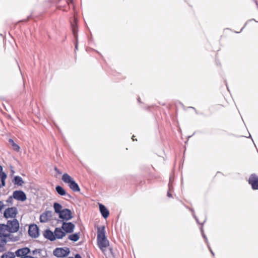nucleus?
<instances>
[{"label": "nucleus", "mask_w": 258, "mask_h": 258, "mask_svg": "<svg viewBox=\"0 0 258 258\" xmlns=\"http://www.w3.org/2000/svg\"><path fill=\"white\" fill-rule=\"evenodd\" d=\"M70 252V249L68 247H58L53 250V253L57 257H64L67 256Z\"/></svg>", "instance_id": "nucleus-3"}, {"label": "nucleus", "mask_w": 258, "mask_h": 258, "mask_svg": "<svg viewBox=\"0 0 258 258\" xmlns=\"http://www.w3.org/2000/svg\"><path fill=\"white\" fill-rule=\"evenodd\" d=\"M55 190L57 194L60 196H64V195H66V190L59 185H57L55 187Z\"/></svg>", "instance_id": "nucleus-24"}, {"label": "nucleus", "mask_w": 258, "mask_h": 258, "mask_svg": "<svg viewBox=\"0 0 258 258\" xmlns=\"http://www.w3.org/2000/svg\"><path fill=\"white\" fill-rule=\"evenodd\" d=\"M13 194V198L18 201L23 202L27 199L26 194L22 190H15Z\"/></svg>", "instance_id": "nucleus-10"}, {"label": "nucleus", "mask_w": 258, "mask_h": 258, "mask_svg": "<svg viewBox=\"0 0 258 258\" xmlns=\"http://www.w3.org/2000/svg\"><path fill=\"white\" fill-rule=\"evenodd\" d=\"M1 180H5L6 178H7V174L6 173L3 172L1 174Z\"/></svg>", "instance_id": "nucleus-27"}, {"label": "nucleus", "mask_w": 258, "mask_h": 258, "mask_svg": "<svg viewBox=\"0 0 258 258\" xmlns=\"http://www.w3.org/2000/svg\"><path fill=\"white\" fill-rule=\"evenodd\" d=\"M13 199H14L13 198V196L9 197V198L7 200V202L8 203H10L11 205H13Z\"/></svg>", "instance_id": "nucleus-26"}, {"label": "nucleus", "mask_w": 258, "mask_h": 258, "mask_svg": "<svg viewBox=\"0 0 258 258\" xmlns=\"http://www.w3.org/2000/svg\"><path fill=\"white\" fill-rule=\"evenodd\" d=\"M53 208L54 211L56 213L59 214L62 211V206L57 203H54L53 204Z\"/></svg>", "instance_id": "nucleus-18"}, {"label": "nucleus", "mask_w": 258, "mask_h": 258, "mask_svg": "<svg viewBox=\"0 0 258 258\" xmlns=\"http://www.w3.org/2000/svg\"><path fill=\"white\" fill-rule=\"evenodd\" d=\"M76 258H82V257L79 254H76Z\"/></svg>", "instance_id": "nucleus-35"}, {"label": "nucleus", "mask_w": 258, "mask_h": 258, "mask_svg": "<svg viewBox=\"0 0 258 258\" xmlns=\"http://www.w3.org/2000/svg\"><path fill=\"white\" fill-rule=\"evenodd\" d=\"M28 233L33 238L38 237L39 235V228L36 224H31L29 226Z\"/></svg>", "instance_id": "nucleus-7"}, {"label": "nucleus", "mask_w": 258, "mask_h": 258, "mask_svg": "<svg viewBox=\"0 0 258 258\" xmlns=\"http://www.w3.org/2000/svg\"><path fill=\"white\" fill-rule=\"evenodd\" d=\"M255 4H256V6H257V8H258V4H257V2H256V1H255Z\"/></svg>", "instance_id": "nucleus-40"}, {"label": "nucleus", "mask_w": 258, "mask_h": 258, "mask_svg": "<svg viewBox=\"0 0 258 258\" xmlns=\"http://www.w3.org/2000/svg\"><path fill=\"white\" fill-rule=\"evenodd\" d=\"M8 228V232L10 233H15L18 231L19 228V223L18 221L14 219L12 220H8L6 224Z\"/></svg>", "instance_id": "nucleus-4"}, {"label": "nucleus", "mask_w": 258, "mask_h": 258, "mask_svg": "<svg viewBox=\"0 0 258 258\" xmlns=\"http://www.w3.org/2000/svg\"><path fill=\"white\" fill-rule=\"evenodd\" d=\"M43 236L49 240L52 241L55 240V237L54 234V232H52L49 229H46L45 230L43 233Z\"/></svg>", "instance_id": "nucleus-13"}, {"label": "nucleus", "mask_w": 258, "mask_h": 258, "mask_svg": "<svg viewBox=\"0 0 258 258\" xmlns=\"http://www.w3.org/2000/svg\"><path fill=\"white\" fill-rule=\"evenodd\" d=\"M54 234L56 239H62L66 235V232L61 228H56L54 231Z\"/></svg>", "instance_id": "nucleus-12"}, {"label": "nucleus", "mask_w": 258, "mask_h": 258, "mask_svg": "<svg viewBox=\"0 0 258 258\" xmlns=\"http://www.w3.org/2000/svg\"><path fill=\"white\" fill-rule=\"evenodd\" d=\"M1 181H2V186H5V180H1Z\"/></svg>", "instance_id": "nucleus-34"}, {"label": "nucleus", "mask_w": 258, "mask_h": 258, "mask_svg": "<svg viewBox=\"0 0 258 258\" xmlns=\"http://www.w3.org/2000/svg\"><path fill=\"white\" fill-rule=\"evenodd\" d=\"M5 238L7 239H9L10 241H17L19 240L20 237L19 236H14L12 233L9 232L5 235Z\"/></svg>", "instance_id": "nucleus-15"}, {"label": "nucleus", "mask_w": 258, "mask_h": 258, "mask_svg": "<svg viewBox=\"0 0 258 258\" xmlns=\"http://www.w3.org/2000/svg\"><path fill=\"white\" fill-rule=\"evenodd\" d=\"M16 257V254L15 253L12 252H7L4 253L2 256V258H15Z\"/></svg>", "instance_id": "nucleus-22"}, {"label": "nucleus", "mask_w": 258, "mask_h": 258, "mask_svg": "<svg viewBox=\"0 0 258 258\" xmlns=\"http://www.w3.org/2000/svg\"><path fill=\"white\" fill-rule=\"evenodd\" d=\"M169 190H170V189H171V187H170V184L169 185Z\"/></svg>", "instance_id": "nucleus-41"}, {"label": "nucleus", "mask_w": 258, "mask_h": 258, "mask_svg": "<svg viewBox=\"0 0 258 258\" xmlns=\"http://www.w3.org/2000/svg\"><path fill=\"white\" fill-rule=\"evenodd\" d=\"M80 238V235L79 233H74L71 234L69 236L68 239L73 241H77Z\"/></svg>", "instance_id": "nucleus-20"}, {"label": "nucleus", "mask_w": 258, "mask_h": 258, "mask_svg": "<svg viewBox=\"0 0 258 258\" xmlns=\"http://www.w3.org/2000/svg\"><path fill=\"white\" fill-rule=\"evenodd\" d=\"M2 167L0 166V173L2 172Z\"/></svg>", "instance_id": "nucleus-39"}, {"label": "nucleus", "mask_w": 258, "mask_h": 258, "mask_svg": "<svg viewBox=\"0 0 258 258\" xmlns=\"http://www.w3.org/2000/svg\"><path fill=\"white\" fill-rule=\"evenodd\" d=\"M18 213L17 209L16 207L8 208L6 209L4 212V217L6 218H14L16 217Z\"/></svg>", "instance_id": "nucleus-6"}, {"label": "nucleus", "mask_w": 258, "mask_h": 258, "mask_svg": "<svg viewBox=\"0 0 258 258\" xmlns=\"http://www.w3.org/2000/svg\"><path fill=\"white\" fill-rule=\"evenodd\" d=\"M201 232L202 233V235H203V237L205 239V241L207 243H208V239H207V238L206 237V235L204 234V232H203V227H202L201 228Z\"/></svg>", "instance_id": "nucleus-29"}, {"label": "nucleus", "mask_w": 258, "mask_h": 258, "mask_svg": "<svg viewBox=\"0 0 258 258\" xmlns=\"http://www.w3.org/2000/svg\"><path fill=\"white\" fill-rule=\"evenodd\" d=\"M97 242L100 249L104 251L105 248L109 245V241L107 240L104 232V228L98 229L97 232Z\"/></svg>", "instance_id": "nucleus-1"}, {"label": "nucleus", "mask_w": 258, "mask_h": 258, "mask_svg": "<svg viewBox=\"0 0 258 258\" xmlns=\"http://www.w3.org/2000/svg\"><path fill=\"white\" fill-rule=\"evenodd\" d=\"M72 31H73V33L76 38V39H78V35H77V26L76 25V19H75V22H74V23L73 24H72Z\"/></svg>", "instance_id": "nucleus-21"}, {"label": "nucleus", "mask_w": 258, "mask_h": 258, "mask_svg": "<svg viewBox=\"0 0 258 258\" xmlns=\"http://www.w3.org/2000/svg\"><path fill=\"white\" fill-rule=\"evenodd\" d=\"M208 247H209V249H210V251H211V253L212 254V255H214V252H213V251H212V249H211L209 245H208Z\"/></svg>", "instance_id": "nucleus-36"}, {"label": "nucleus", "mask_w": 258, "mask_h": 258, "mask_svg": "<svg viewBox=\"0 0 258 258\" xmlns=\"http://www.w3.org/2000/svg\"><path fill=\"white\" fill-rule=\"evenodd\" d=\"M5 205L2 201H0V211L4 208Z\"/></svg>", "instance_id": "nucleus-31"}, {"label": "nucleus", "mask_w": 258, "mask_h": 258, "mask_svg": "<svg viewBox=\"0 0 258 258\" xmlns=\"http://www.w3.org/2000/svg\"><path fill=\"white\" fill-rule=\"evenodd\" d=\"M193 216H194V217H195V218L196 219V221H197V222H198V223H199L198 220V219H197V217L195 216V214H194V213H193Z\"/></svg>", "instance_id": "nucleus-38"}, {"label": "nucleus", "mask_w": 258, "mask_h": 258, "mask_svg": "<svg viewBox=\"0 0 258 258\" xmlns=\"http://www.w3.org/2000/svg\"><path fill=\"white\" fill-rule=\"evenodd\" d=\"M46 214H43L42 215H41L40 217V221L42 222H46V221L47 220V219H46Z\"/></svg>", "instance_id": "nucleus-25"}, {"label": "nucleus", "mask_w": 258, "mask_h": 258, "mask_svg": "<svg viewBox=\"0 0 258 258\" xmlns=\"http://www.w3.org/2000/svg\"><path fill=\"white\" fill-rule=\"evenodd\" d=\"M134 136H133L132 137V140H133L134 141Z\"/></svg>", "instance_id": "nucleus-42"}, {"label": "nucleus", "mask_w": 258, "mask_h": 258, "mask_svg": "<svg viewBox=\"0 0 258 258\" xmlns=\"http://www.w3.org/2000/svg\"><path fill=\"white\" fill-rule=\"evenodd\" d=\"M13 181V183H14V184L20 185V186L22 185V184L24 183L22 177H21L19 176H16L14 177Z\"/></svg>", "instance_id": "nucleus-17"}, {"label": "nucleus", "mask_w": 258, "mask_h": 258, "mask_svg": "<svg viewBox=\"0 0 258 258\" xmlns=\"http://www.w3.org/2000/svg\"><path fill=\"white\" fill-rule=\"evenodd\" d=\"M9 142L10 143V144H11L12 146L13 147V149L15 151H16L17 152L19 151L20 149V147L14 142V141H13V139H9Z\"/></svg>", "instance_id": "nucleus-23"}, {"label": "nucleus", "mask_w": 258, "mask_h": 258, "mask_svg": "<svg viewBox=\"0 0 258 258\" xmlns=\"http://www.w3.org/2000/svg\"><path fill=\"white\" fill-rule=\"evenodd\" d=\"M167 196L170 198L172 197L171 194L169 191L167 192Z\"/></svg>", "instance_id": "nucleus-37"}, {"label": "nucleus", "mask_w": 258, "mask_h": 258, "mask_svg": "<svg viewBox=\"0 0 258 258\" xmlns=\"http://www.w3.org/2000/svg\"><path fill=\"white\" fill-rule=\"evenodd\" d=\"M76 43H75V49L76 50L78 49V39H76Z\"/></svg>", "instance_id": "nucleus-33"}, {"label": "nucleus", "mask_w": 258, "mask_h": 258, "mask_svg": "<svg viewBox=\"0 0 258 258\" xmlns=\"http://www.w3.org/2000/svg\"><path fill=\"white\" fill-rule=\"evenodd\" d=\"M6 244V239L2 235H0V251L4 250Z\"/></svg>", "instance_id": "nucleus-19"}, {"label": "nucleus", "mask_w": 258, "mask_h": 258, "mask_svg": "<svg viewBox=\"0 0 258 258\" xmlns=\"http://www.w3.org/2000/svg\"><path fill=\"white\" fill-rule=\"evenodd\" d=\"M99 210L102 216L104 218H106L108 217L109 212L107 209L101 204H99Z\"/></svg>", "instance_id": "nucleus-14"}, {"label": "nucleus", "mask_w": 258, "mask_h": 258, "mask_svg": "<svg viewBox=\"0 0 258 258\" xmlns=\"http://www.w3.org/2000/svg\"><path fill=\"white\" fill-rule=\"evenodd\" d=\"M62 180L64 183L68 184L69 187L73 191L78 192L80 191V188L78 183L68 174H63L62 176Z\"/></svg>", "instance_id": "nucleus-2"}, {"label": "nucleus", "mask_w": 258, "mask_h": 258, "mask_svg": "<svg viewBox=\"0 0 258 258\" xmlns=\"http://www.w3.org/2000/svg\"><path fill=\"white\" fill-rule=\"evenodd\" d=\"M9 233L7 225L0 224V235L5 237V235Z\"/></svg>", "instance_id": "nucleus-16"}, {"label": "nucleus", "mask_w": 258, "mask_h": 258, "mask_svg": "<svg viewBox=\"0 0 258 258\" xmlns=\"http://www.w3.org/2000/svg\"><path fill=\"white\" fill-rule=\"evenodd\" d=\"M30 252V250L28 247H24L22 248H20L18 249L15 252L16 256L18 257H23L26 256L27 254H28Z\"/></svg>", "instance_id": "nucleus-11"}, {"label": "nucleus", "mask_w": 258, "mask_h": 258, "mask_svg": "<svg viewBox=\"0 0 258 258\" xmlns=\"http://www.w3.org/2000/svg\"><path fill=\"white\" fill-rule=\"evenodd\" d=\"M58 216L59 218L64 221H69L73 217L71 210L67 208L62 209Z\"/></svg>", "instance_id": "nucleus-5"}, {"label": "nucleus", "mask_w": 258, "mask_h": 258, "mask_svg": "<svg viewBox=\"0 0 258 258\" xmlns=\"http://www.w3.org/2000/svg\"><path fill=\"white\" fill-rule=\"evenodd\" d=\"M20 258H35V257L33 256H32L27 255V254L26 256H24L23 257H20Z\"/></svg>", "instance_id": "nucleus-32"}, {"label": "nucleus", "mask_w": 258, "mask_h": 258, "mask_svg": "<svg viewBox=\"0 0 258 258\" xmlns=\"http://www.w3.org/2000/svg\"><path fill=\"white\" fill-rule=\"evenodd\" d=\"M54 169L58 174H61L62 173V172L60 171L56 167H55Z\"/></svg>", "instance_id": "nucleus-30"}, {"label": "nucleus", "mask_w": 258, "mask_h": 258, "mask_svg": "<svg viewBox=\"0 0 258 258\" xmlns=\"http://www.w3.org/2000/svg\"><path fill=\"white\" fill-rule=\"evenodd\" d=\"M248 183L251 185L253 189H258V177L256 174H252L250 175L248 179Z\"/></svg>", "instance_id": "nucleus-8"}, {"label": "nucleus", "mask_w": 258, "mask_h": 258, "mask_svg": "<svg viewBox=\"0 0 258 258\" xmlns=\"http://www.w3.org/2000/svg\"><path fill=\"white\" fill-rule=\"evenodd\" d=\"M75 225L72 222H66L62 223L61 228L67 233H71L74 231L75 228Z\"/></svg>", "instance_id": "nucleus-9"}, {"label": "nucleus", "mask_w": 258, "mask_h": 258, "mask_svg": "<svg viewBox=\"0 0 258 258\" xmlns=\"http://www.w3.org/2000/svg\"><path fill=\"white\" fill-rule=\"evenodd\" d=\"M64 196L66 197L65 199L67 200L72 198V196L67 192H66V195H64Z\"/></svg>", "instance_id": "nucleus-28"}, {"label": "nucleus", "mask_w": 258, "mask_h": 258, "mask_svg": "<svg viewBox=\"0 0 258 258\" xmlns=\"http://www.w3.org/2000/svg\"><path fill=\"white\" fill-rule=\"evenodd\" d=\"M35 250H34V251H33V254H35Z\"/></svg>", "instance_id": "nucleus-43"}]
</instances>
